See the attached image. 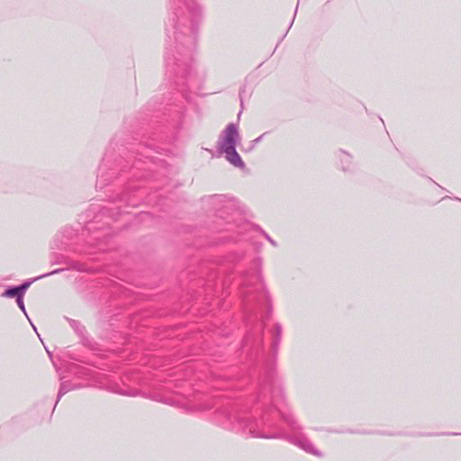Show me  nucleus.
Here are the masks:
<instances>
[{
	"instance_id": "nucleus-1",
	"label": "nucleus",
	"mask_w": 461,
	"mask_h": 461,
	"mask_svg": "<svg viewBox=\"0 0 461 461\" xmlns=\"http://www.w3.org/2000/svg\"><path fill=\"white\" fill-rule=\"evenodd\" d=\"M239 139L238 128L234 124H229L222 131L221 149H227L235 148L237 140Z\"/></svg>"
},
{
	"instance_id": "nucleus-2",
	"label": "nucleus",
	"mask_w": 461,
	"mask_h": 461,
	"mask_svg": "<svg viewBox=\"0 0 461 461\" xmlns=\"http://www.w3.org/2000/svg\"><path fill=\"white\" fill-rule=\"evenodd\" d=\"M223 152L226 155V159L234 167L240 168L244 167V162L241 159L240 156L237 153L235 148L223 149Z\"/></svg>"
}]
</instances>
